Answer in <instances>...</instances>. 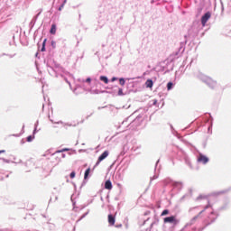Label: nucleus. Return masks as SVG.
Returning a JSON list of instances; mask_svg holds the SVG:
<instances>
[{"instance_id":"obj_18","label":"nucleus","mask_w":231,"mask_h":231,"mask_svg":"<svg viewBox=\"0 0 231 231\" xmlns=\"http://www.w3.org/2000/svg\"><path fill=\"white\" fill-rule=\"evenodd\" d=\"M46 41H47V39L43 40V42H42V45L44 48H46Z\"/></svg>"},{"instance_id":"obj_12","label":"nucleus","mask_w":231,"mask_h":231,"mask_svg":"<svg viewBox=\"0 0 231 231\" xmlns=\"http://www.w3.org/2000/svg\"><path fill=\"white\" fill-rule=\"evenodd\" d=\"M172 87H173V82H168V84H167L168 91H171V89L172 88Z\"/></svg>"},{"instance_id":"obj_10","label":"nucleus","mask_w":231,"mask_h":231,"mask_svg":"<svg viewBox=\"0 0 231 231\" xmlns=\"http://www.w3.org/2000/svg\"><path fill=\"white\" fill-rule=\"evenodd\" d=\"M90 171H91V169H90V168H88V169H87V170L85 171V176H84L85 180H87V178H88V174L90 173Z\"/></svg>"},{"instance_id":"obj_2","label":"nucleus","mask_w":231,"mask_h":231,"mask_svg":"<svg viewBox=\"0 0 231 231\" xmlns=\"http://www.w3.org/2000/svg\"><path fill=\"white\" fill-rule=\"evenodd\" d=\"M164 223H173V225H178L179 220L175 216L167 217L163 218Z\"/></svg>"},{"instance_id":"obj_26","label":"nucleus","mask_w":231,"mask_h":231,"mask_svg":"<svg viewBox=\"0 0 231 231\" xmlns=\"http://www.w3.org/2000/svg\"><path fill=\"white\" fill-rule=\"evenodd\" d=\"M59 10H60V11L62 10V7H60Z\"/></svg>"},{"instance_id":"obj_8","label":"nucleus","mask_w":231,"mask_h":231,"mask_svg":"<svg viewBox=\"0 0 231 231\" xmlns=\"http://www.w3.org/2000/svg\"><path fill=\"white\" fill-rule=\"evenodd\" d=\"M56 31H57L56 24H52L50 32H51L52 35H55V34H56Z\"/></svg>"},{"instance_id":"obj_1","label":"nucleus","mask_w":231,"mask_h":231,"mask_svg":"<svg viewBox=\"0 0 231 231\" xmlns=\"http://www.w3.org/2000/svg\"><path fill=\"white\" fill-rule=\"evenodd\" d=\"M211 16H212L211 13H206L205 14H203V16L201 17V23L203 27L206 26V24L208 23V21H209Z\"/></svg>"},{"instance_id":"obj_17","label":"nucleus","mask_w":231,"mask_h":231,"mask_svg":"<svg viewBox=\"0 0 231 231\" xmlns=\"http://www.w3.org/2000/svg\"><path fill=\"white\" fill-rule=\"evenodd\" d=\"M76 176V172L75 171H71L70 174H69V177L70 178H75Z\"/></svg>"},{"instance_id":"obj_7","label":"nucleus","mask_w":231,"mask_h":231,"mask_svg":"<svg viewBox=\"0 0 231 231\" xmlns=\"http://www.w3.org/2000/svg\"><path fill=\"white\" fill-rule=\"evenodd\" d=\"M145 86L146 88H152V87L154 86V82L152 81V79H146Z\"/></svg>"},{"instance_id":"obj_9","label":"nucleus","mask_w":231,"mask_h":231,"mask_svg":"<svg viewBox=\"0 0 231 231\" xmlns=\"http://www.w3.org/2000/svg\"><path fill=\"white\" fill-rule=\"evenodd\" d=\"M100 80L106 84L109 83V79L106 76H100Z\"/></svg>"},{"instance_id":"obj_25","label":"nucleus","mask_w":231,"mask_h":231,"mask_svg":"<svg viewBox=\"0 0 231 231\" xmlns=\"http://www.w3.org/2000/svg\"><path fill=\"white\" fill-rule=\"evenodd\" d=\"M204 211H205V210L200 211L199 215H200V214H203V213H204Z\"/></svg>"},{"instance_id":"obj_3","label":"nucleus","mask_w":231,"mask_h":231,"mask_svg":"<svg viewBox=\"0 0 231 231\" xmlns=\"http://www.w3.org/2000/svg\"><path fill=\"white\" fill-rule=\"evenodd\" d=\"M109 156V152L106 150L102 154L98 157V160L97 162V165H99L100 162H102L103 160H106V158Z\"/></svg>"},{"instance_id":"obj_20","label":"nucleus","mask_w":231,"mask_h":231,"mask_svg":"<svg viewBox=\"0 0 231 231\" xmlns=\"http://www.w3.org/2000/svg\"><path fill=\"white\" fill-rule=\"evenodd\" d=\"M1 153H5V150H0V154Z\"/></svg>"},{"instance_id":"obj_15","label":"nucleus","mask_w":231,"mask_h":231,"mask_svg":"<svg viewBox=\"0 0 231 231\" xmlns=\"http://www.w3.org/2000/svg\"><path fill=\"white\" fill-rule=\"evenodd\" d=\"M69 149L65 148V149H62V150H58L57 153H61L62 152H68Z\"/></svg>"},{"instance_id":"obj_22","label":"nucleus","mask_w":231,"mask_h":231,"mask_svg":"<svg viewBox=\"0 0 231 231\" xmlns=\"http://www.w3.org/2000/svg\"><path fill=\"white\" fill-rule=\"evenodd\" d=\"M87 81L90 82V81H91V79H87Z\"/></svg>"},{"instance_id":"obj_16","label":"nucleus","mask_w":231,"mask_h":231,"mask_svg":"<svg viewBox=\"0 0 231 231\" xmlns=\"http://www.w3.org/2000/svg\"><path fill=\"white\" fill-rule=\"evenodd\" d=\"M167 214H169V210H163L162 213V217L167 216Z\"/></svg>"},{"instance_id":"obj_23","label":"nucleus","mask_w":231,"mask_h":231,"mask_svg":"<svg viewBox=\"0 0 231 231\" xmlns=\"http://www.w3.org/2000/svg\"><path fill=\"white\" fill-rule=\"evenodd\" d=\"M198 199H203V197H202V196H200V197H199Z\"/></svg>"},{"instance_id":"obj_5","label":"nucleus","mask_w":231,"mask_h":231,"mask_svg":"<svg viewBox=\"0 0 231 231\" xmlns=\"http://www.w3.org/2000/svg\"><path fill=\"white\" fill-rule=\"evenodd\" d=\"M108 223L111 226H114L116 223V217H114V215L112 214L108 215Z\"/></svg>"},{"instance_id":"obj_21","label":"nucleus","mask_w":231,"mask_h":231,"mask_svg":"<svg viewBox=\"0 0 231 231\" xmlns=\"http://www.w3.org/2000/svg\"><path fill=\"white\" fill-rule=\"evenodd\" d=\"M116 80H117L116 78H113V79H112V81H116Z\"/></svg>"},{"instance_id":"obj_4","label":"nucleus","mask_w":231,"mask_h":231,"mask_svg":"<svg viewBox=\"0 0 231 231\" xmlns=\"http://www.w3.org/2000/svg\"><path fill=\"white\" fill-rule=\"evenodd\" d=\"M198 161H199V162L208 163L209 161V158H208L206 155H204L200 152L199 156L198 157Z\"/></svg>"},{"instance_id":"obj_6","label":"nucleus","mask_w":231,"mask_h":231,"mask_svg":"<svg viewBox=\"0 0 231 231\" xmlns=\"http://www.w3.org/2000/svg\"><path fill=\"white\" fill-rule=\"evenodd\" d=\"M105 189H106V190H112L113 185H112V181L110 180H108L105 182Z\"/></svg>"},{"instance_id":"obj_13","label":"nucleus","mask_w":231,"mask_h":231,"mask_svg":"<svg viewBox=\"0 0 231 231\" xmlns=\"http://www.w3.org/2000/svg\"><path fill=\"white\" fill-rule=\"evenodd\" d=\"M118 95H119V96H124V90L122 89V88H119V89H118Z\"/></svg>"},{"instance_id":"obj_28","label":"nucleus","mask_w":231,"mask_h":231,"mask_svg":"<svg viewBox=\"0 0 231 231\" xmlns=\"http://www.w3.org/2000/svg\"><path fill=\"white\" fill-rule=\"evenodd\" d=\"M157 103V101H154V104H156Z\"/></svg>"},{"instance_id":"obj_24","label":"nucleus","mask_w":231,"mask_h":231,"mask_svg":"<svg viewBox=\"0 0 231 231\" xmlns=\"http://www.w3.org/2000/svg\"><path fill=\"white\" fill-rule=\"evenodd\" d=\"M209 208V206H208V205H207V206H206V208H205V210H206V208Z\"/></svg>"},{"instance_id":"obj_11","label":"nucleus","mask_w":231,"mask_h":231,"mask_svg":"<svg viewBox=\"0 0 231 231\" xmlns=\"http://www.w3.org/2000/svg\"><path fill=\"white\" fill-rule=\"evenodd\" d=\"M119 84L121 86H125V79L124 78L119 79Z\"/></svg>"},{"instance_id":"obj_14","label":"nucleus","mask_w":231,"mask_h":231,"mask_svg":"<svg viewBox=\"0 0 231 231\" xmlns=\"http://www.w3.org/2000/svg\"><path fill=\"white\" fill-rule=\"evenodd\" d=\"M32 139H33L32 135H28L27 142L32 143Z\"/></svg>"},{"instance_id":"obj_19","label":"nucleus","mask_w":231,"mask_h":231,"mask_svg":"<svg viewBox=\"0 0 231 231\" xmlns=\"http://www.w3.org/2000/svg\"><path fill=\"white\" fill-rule=\"evenodd\" d=\"M41 51H42V52H44V51H46V47H44V46L42 45V48L41 49Z\"/></svg>"},{"instance_id":"obj_27","label":"nucleus","mask_w":231,"mask_h":231,"mask_svg":"<svg viewBox=\"0 0 231 231\" xmlns=\"http://www.w3.org/2000/svg\"><path fill=\"white\" fill-rule=\"evenodd\" d=\"M118 227H122V225H119Z\"/></svg>"}]
</instances>
